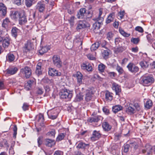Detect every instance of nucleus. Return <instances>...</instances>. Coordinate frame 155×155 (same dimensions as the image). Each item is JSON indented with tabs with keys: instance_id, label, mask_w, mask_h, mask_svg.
<instances>
[{
	"instance_id": "c9c22d12",
	"label": "nucleus",
	"mask_w": 155,
	"mask_h": 155,
	"mask_svg": "<svg viewBox=\"0 0 155 155\" xmlns=\"http://www.w3.org/2000/svg\"><path fill=\"white\" fill-rule=\"evenodd\" d=\"M122 109V107L119 105H116L112 107V111L115 113L121 110Z\"/></svg>"
},
{
	"instance_id": "f704fd0d",
	"label": "nucleus",
	"mask_w": 155,
	"mask_h": 155,
	"mask_svg": "<svg viewBox=\"0 0 155 155\" xmlns=\"http://www.w3.org/2000/svg\"><path fill=\"white\" fill-rule=\"evenodd\" d=\"M136 110L132 107H129L126 110V112L129 114H132L135 113Z\"/></svg>"
},
{
	"instance_id": "774afa93",
	"label": "nucleus",
	"mask_w": 155,
	"mask_h": 155,
	"mask_svg": "<svg viewBox=\"0 0 155 155\" xmlns=\"http://www.w3.org/2000/svg\"><path fill=\"white\" fill-rule=\"evenodd\" d=\"M121 39L119 38H116L115 39L114 42L116 45H117L121 41Z\"/></svg>"
},
{
	"instance_id": "f3484780",
	"label": "nucleus",
	"mask_w": 155,
	"mask_h": 155,
	"mask_svg": "<svg viewBox=\"0 0 155 155\" xmlns=\"http://www.w3.org/2000/svg\"><path fill=\"white\" fill-rule=\"evenodd\" d=\"M101 136V134L99 132L94 130L93 131L92 136L91 137V139L92 141H94L99 139Z\"/></svg>"
},
{
	"instance_id": "de8ad7c7",
	"label": "nucleus",
	"mask_w": 155,
	"mask_h": 155,
	"mask_svg": "<svg viewBox=\"0 0 155 155\" xmlns=\"http://www.w3.org/2000/svg\"><path fill=\"white\" fill-rule=\"evenodd\" d=\"M119 31L120 33L124 37H128L130 35V34L126 33L122 29H120Z\"/></svg>"
},
{
	"instance_id": "5701e85b",
	"label": "nucleus",
	"mask_w": 155,
	"mask_h": 155,
	"mask_svg": "<svg viewBox=\"0 0 155 155\" xmlns=\"http://www.w3.org/2000/svg\"><path fill=\"white\" fill-rule=\"evenodd\" d=\"M89 146V144H86L80 141L78 143L77 147L79 149H84L86 147L88 148Z\"/></svg>"
},
{
	"instance_id": "9d476101",
	"label": "nucleus",
	"mask_w": 155,
	"mask_h": 155,
	"mask_svg": "<svg viewBox=\"0 0 155 155\" xmlns=\"http://www.w3.org/2000/svg\"><path fill=\"white\" fill-rule=\"evenodd\" d=\"M27 22V18L25 15V13L24 11L21 13V16L19 18V23L20 25H24Z\"/></svg>"
},
{
	"instance_id": "e433bc0d",
	"label": "nucleus",
	"mask_w": 155,
	"mask_h": 155,
	"mask_svg": "<svg viewBox=\"0 0 155 155\" xmlns=\"http://www.w3.org/2000/svg\"><path fill=\"white\" fill-rule=\"evenodd\" d=\"M153 105V103L151 100H147L146 103L145 104L144 106L147 109H150Z\"/></svg>"
},
{
	"instance_id": "4be33fe9",
	"label": "nucleus",
	"mask_w": 155,
	"mask_h": 155,
	"mask_svg": "<svg viewBox=\"0 0 155 155\" xmlns=\"http://www.w3.org/2000/svg\"><path fill=\"white\" fill-rule=\"evenodd\" d=\"M102 126L103 129L105 131H108L110 130L111 126L108 123L104 122L103 123Z\"/></svg>"
},
{
	"instance_id": "a19ab883",
	"label": "nucleus",
	"mask_w": 155,
	"mask_h": 155,
	"mask_svg": "<svg viewBox=\"0 0 155 155\" xmlns=\"http://www.w3.org/2000/svg\"><path fill=\"white\" fill-rule=\"evenodd\" d=\"M131 41L135 44H137L140 41V39L137 38H132L131 39Z\"/></svg>"
},
{
	"instance_id": "09e8293b",
	"label": "nucleus",
	"mask_w": 155,
	"mask_h": 155,
	"mask_svg": "<svg viewBox=\"0 0 155 155\" xmlns=\"http://www.w3.org/2000/svg\"><path fill=\"white\" fill-rule=\"evenodd\" d=\"M55 134V130H52L51 131L48 132L47 134V135L51 137H54Z\"/></svg>"
},
{
	"instance_id": "13d9d810",
	"label": "nucleus",
	"mask_w": 155,
	"mask_h": 155,
	"mask_svg": "<svg viewBox=\"0 0 155 155\" xmlns=\"http://www.w3.org/2000/svg\"><path fill=\"white\" fill-rule=\"evenodd\" d=\"M135 30L140 33H142L143 31V28L139 26L136 27L135 28Z\"/></svg>"
},
{
	"instance_id": "0eeeda50",
	"label": "nucleus",
	"mask_w": 155,
	"mask_h": 155,
	"mask_svg": "<svg viewBox=\"0 0 155 155\" xmlns=\"http://www.w3.org/2000/svg\"><path fill=\"white\" fill-rule=\"evenodd\" d=\"M94 20L96 21L93 24V27L94 29H99L100 28L101 23L104 20L103 18H94Z\"/></svg>"
},
{
	"instance_id": "20e7f679",
	"label": "nucleus",
	"mask_w": 155,
	"mask_h": 155,
	"mask_svg": "<svg viewBox=\"0 0 155 155\" xmlns=\"http://www.w3.org/2000/svg\"><path fill=\"white\" fill-rule=\"evenodd\" d=\"M52 62L54 65L57 67L60 68L61 67L62 63L59 56L54 55L52 57Z\"/></svg>"
},
{
	"instance_id": "4d7b16f0",
	"label": "nucleus",
	"mask_w": 155,
	"mask_h": 155,
	"mask_svg": "<svg viewBox=\"0 0 155 155\" xmlns=\"http://www.w3.org/2000/svg\"><path fill=\"white\" fill-rule=\"evenodd\" d=\"M130 146V145L128 144L124 146V152L127 153L128 151Z\"/></svg>"
},
{
	"instance_id": "9b49d317",
	"label": "nucleus",
	"mask_w": 155,
	"mask_h": 155,
	"mask_svg": "<svg viewBox=\"0 0 155 155\" xmlns=\"http://www.w3.org/2000/svg\"><path fill=\"white\" fill-rule=\"evenodd\" d=\"M45 6L44 2L41 1L38 3L36 6L39 12H42L45 10Z\"/></svg>"
},
{
	"instance_id": "f8f14e48",
	"label": "nucleus",
	"mask_w": 155,
	"mask_h": 155,
	"mask_svg": "<svg viewBox=\"0 0 155 155\" xmlns=\"http://www.w3.org/2000/svg\"><path fill=\"white\" fill-rule=\"evenodd\" d=\"M74 76L77 78L78 83L79 85L82 83L83 76L80 72H77L74 75Z\"/></svg>"
},
{
	"instance_id": "473e14b6",
	"label": "nucleus",
	"mask_w": 155,
	"mask_h": 155,
	"mask_svg": "<svg viewBox=\"0 0 155 155\" xmlns=\"http://www.w3.org/2000/svg\"><path fill=\"white\" fill-rule=\"evenodd\" d=\"M149 63L148 62L145 61H143L140 63V65L141 67L143 69L147 68L148 67Z\"/></svg>"
},
{
	"instance_id": "72a5a7b5",
	"label": "nucleus",
	"mask_w": 155,
	"mask_h": 155,
	"mask_svg": "<svg viewBox=\"0 0 155 155\" xmlns=\"http://www.w3.org/2000/svg\"><path fill=\"white\" fill-rule=\"evenodd\" d=\"M54 144V140L50 139H47L45 141L46 146L49 147H51Z\"/></svg>"
},
{
	"instance_id": "aec40b11",
	"label": "nucleus",
	"mask_w": 155,
	"mask_h": 155,
	"mask_svg": "<svg viewBox=\"0 0 155 155\" xmlns=\"http://www.w3.org/2000/svg\"><path fill=\"white\" fill-rule=\"evenodd\" d=\"M86 13V9L84 8H81L79 12H78L77 15L78 18H82L84 15V14Z\"/></svg>"
},
{
	"instance_id": "423d86ee",
	"label": "nucleus",
	"mask_w": 155,
	"mask_h": 155,
	"mask_svg": "<svg viewBox=\"0 0 155 155\" xmlns=\"http://www.w3.org/2000/svg\"><path fill=\"white\" fill-rule=\"evenodd\" d=\"M129 71L132 73H136L139 71V68L132 63H129L127 66Z\"/></svg>"
},
{
	"instance_id": "603ef678",
	"label": "nucleus",
	"mask_w": 155,
	"mask_h": 155,
	"mask_svg": "<svg viewBox=\"0 0 155 155\" xmlns=\"http://www.w3.org/2000/svg\"><path fill=\"white\" fill-rule=\"evenodd\" d=\"M42 81L46 83L50 84L53 82V81L50 80L47 78H45L42 80Z\"/></svg>"
},
{
	"instance_id": "69168bd1",
	"label": "nucleus",
	"mask_w": 155,
	"mask_h": 155,
	"mask_svg": "<svg viewBox=\"0 0 155 155\" xmlns=\"http://www.w3.org/2000/svg\"><path fill=\"white\" fill-rule=\"evenodd\" d=\"M134 106L135 107L137 110L139 111L140 110V105L138 103H134Z\"/></svg>"
},
{
	"instance_id": "f03ea898",
	"label": "nucleus",
	"mask_w": 155,
	"mask_h": 155,
	"mask_svg": "<svg viewBox=\"0 0 155 155\" xmlns=\"http://www.w3.org/2000/svg\"><path fill=\"white\" fill-rule=\"evenodd\" d=\"M60 96L61 98L65 99L68 101L73 96L72 92L67 89H62L60 93Z\"/></svg>"
},
{
	"instance_id": "2eb2a0df",
	"label": "nucleus",
	"mask_w": 155,
	"mask_h": 155,
	"mask_svg": "<svg viewBox=\"0 0 155 155\" xmlns=\"http://www.w3.org/2000/svg\"><path fill=\"white\" fill-rule=\"evenodd\" d=\"M33 45L30 41H28L25 45V47L24 48L23 51L24 52L27 53L29 52L32 48Z\"/></svg>"
},
{
	"instance_id": "338daca9",
	"label": "nucleus",
	"mask_w": 155,
	"mask_h": 155,
	"mask_svg": "<svg viewBox=\"0 0 155 155\" xmlns=\"http://www.w3.org/2000/svg\"><path fill=\"white\" fill-rule=\"evenodd\" d=\"M54 155H63V152L61 151H56L54 152Z\"/></svg>"
},
{
	"instance_id": "6ab92c4d",
	"label": "nucleus",
	"mask_w": 155,
	"mask_h": 155,
	"mask_svg": "<svg viewBox=\"0 0 155 155\" xmlns=\"http://www.w3.org/2000/svg\"><path fill=\"white\" fill-rule=\"evenodd\" d=\"M112 88L113 90L115 91L116 95H118L119 93L121 91L120 86L115 83H113Z\"/></svg>"
},
{
	"instance_id": "a211bd4d",
	"label": "nucleus",
	"mask_w": 155,
	"mask_h": 155,
	"mask_svg": "<svg viewBox=\"0 0 155 155\" xmlns=\"http://www.w3.org/2000/svg\"><path fill=\"white\" fill-rule=\"evenodd\" d=\"M24 11L21 10L20 11H16L13 12L11 15L12 18L14 19L19 18L21 16V13L24 12Z\"/></svg>"
},
{
	"instance_id": "7c9ffc66",
	"label": "nucleus",
	"mask_w": 155,
	"mask_h": 155,
	"mask_svg": "<svg viewBox=\"0 0 155 155\" xmlns=\"http://www.w3.org/2000/svg\"><path fill=\"white\" fill-rule=\"evenodd\" d=\"M15 59V56L13 54L9 53L7 55V60L10 62H12Z\"/></svg>"
},
{
	"instance_id": "49530a36",
	"label": "nucleus",
	"mask_w": 155,
	"mask_h": 155,
	"mask_svg": "<svg viewBox=\"0 0 155 155\" xmlns=\"http://www.w3.org/2000/svg\"><path fill=\"white\" fill-rule=\"evenodd\" d=\"M48 49L47 48V47H44L39 51V53L41 55H42L44 53L47 52Z\"/></svg>"
},
{
	"instance_id": "5fc2aeb1",
	"label": "nucleus",
	"mask_w": 155,
	"mask_h": 155,
	"mask_svg": "<svg viewBox=\"0 0 155 155\" xmlns=\"http://www.w3.org/2000/svg\"><path fill=\"white\" fill-rule=\"evenodd\" d=\"M107 38L109 40H111L113 36V34L111 32H109L107 34Z\"/></svg>"
},
{
	"instance_id": "b1692460",
	"label": "nucleus",
	"mask_w": 155,
	"mask_h": 155,
	"mask_svg": "<svg viewBox=\"0 0 155 155\" xmlns=\"http://www.w3.org/2000/svg\"><path fill=\"white\" fill-rule=\"evenodd\" d=\"M110 53V50L105 48L104 49L102 50V54L104 58H106L109 55Z\"/></svg>"
},
{
	"instance_id": "f257e3e1",
	"label": "nucleus",
	"mask_w": 155,
	"mask_h": 155,
	"mask_svg": "<svg viewBox=\"0 0 155 155\" xmlns=\"http://www.w3.org/2000/svg\"><path fill=\"white\" fill-rule=\"evenodd\" d=\"M154 79L151 75L143 76L140 79V83L144 86L149 85L153 83Z\"/></svg>"
},
{
	"instance_id": "79ce46f5",
	"label": "nucleus",
	"mask_w": 155,
	"mask_h": 155,
	"mask_svg": "<svg viewBox=\"0 0 155 155\" xmlns=\"http://www.w3.org/2000/svg\"><path fill=\"white\" fill-rule=\"evenodd\" d=\"M116 70L120 74H122L124 72V71L122 68L119 66L118 64H117Z\"/></svg>"
},
{
	"instance_id": "4468645a",
	"label": "nucleus",
	"mask_w": 155,
	"mask_h": 155,
	"mask_svg": "<svg viewBox=\"0 0 155 155\" xmlns=\"http://www.w3.org/2000/svg\"><path fill=\"white\" fill-rule=\"evenodd\" d=\"M81 67L82 69H86L88 71H91L92 69L91 64L88 62L83 63Z\"/></svg>"
},
{
	"instance_id": "864d4df0",
	"label": "nucleus",
	"mask_w": 155,
	"mask_h": 155,
	"mask_svg": "<svg viewBox=\"0 0 155 155\" xmlns=\"http://www.w3.org/2000/svg\"><path fill=\"white\" fill-rule=\"evenodd\" d=\"M130 146L135 149H136L138 147L137 143L135 142L130 143Z\"/></svg>"
},
{
	"instance_id": "cd10ccee",
	"label": "nucleus",
	"mask_w": 155,
	"mask_h": 155,
	"mask_svg": "<svg viewBox=\"0 0 155 155\" xmlns=\"http://www.w3.org/2000/svg\"><path fill=\"white\" fill-rule=\"evenodd\" d=\"M41 63H38L36 67L35 73L36 74L38 75L41 74L42 72L41 70Z\"/></svg>"
},
{
	"instance_id": "2f4dec72",
	"label": "nucleus",
	"mask_w": 155,
	"mask_h": 155,
	"mask_svg": "<svg viewBox=\"0 0 155 155\" xmlns=\"http://www.w3.org/2000/svg\"><path fill=\"white\" fill-rule=\"evenodd\" d=\"M47 114L49 117V118L52 119H56L58 115V112L57 111H52V114L51 115H49L48 112L47 113Z\"/></svg>"
},
{
	"instance_id": "c85d7f7f",
	"label": "nucleus",
	"mask_w": 155,
	"mask_h": 155,
	"mask_svg": "<svg viewBox=\"0 0 155 155\" xmlns=\"http://www.w3.org/2000/svg\"><path fill=\"white\" fill-rule=\"evenodd\" d=\"M105 96L106 99L107 101H110L112 100V94L111 93H110L109 91H106Z\"/></svg>"
},
{
	"instance_id": "c03bdc74",
	"label": "nucleus",
	"mask_w": 155,
	"mask_h": 155,
	"mask_svg": "<svg viewBox=\"0 0 155 155\" xmlns=\"http://www.w3.org/2000/svg\"><path fill=\"white\" fill-rule=\"evenodd\" d=\"M64 136L65 134L64 133L60 134L58 136L56 139V140L58 141L64 139Z\"/></svg>"
},
{
	"instance_id": "7ed1b4c3",
	"label": "nucleus",
	"mask_w": 155,
	"mask_h": 155,
	"mask_svg": "<svg viewBox=\"0 0 155 155\" xmlns=\"http://www.w3.org/2000/svg\"><path fill=\"white\" fill-rule=\"evenodd\" d=\"M84 89L83 88H82L81 91L84 92V96L85 100L86 101H90L92 99L93 93L92 91L91 90H86L85 91H84Z\"/></svg>"
},
{
	"instance_id": "4c0bfd02",
	"label": "nucleus",
	"mask_w": 155,
	"mask_h": 155,
	"mask_svg": "<svg viewBox=\"0 0 155 155\" xmlns=\"http://www.w3.org/2000/svg\"><path fill=\"white\" fill-rule=\"evenodd\" d=\"M99 46V42H96L93 44L91 46V51L95 50L97 49Z\"/></svg>"
},
{
	"instance_id": "680f3d73",
	"label": "nucleus",
	"mask_w": 155,
	"mask_h": 155,
	"mask_svg": "<svg viewBox=\"0 0 155 155\" xmlns=\"http://www.w3.org/2000/svg\"><path fill=\"white\" fill-rule=\"evenodd\" d=\"M107 73L108 76L111 78L114 77L116 74L114 72H108Z\"/></svg>"
},
{
	"instance_id": "6e6d98bb",
	"label": "nucleus",
	"mask_w": 155,
	"mask_h": 155,
	"mask_svg": "<svg viewBox=\"0 0 155 155\" xmlns=\"http://www.w3.org/2000/svg\"><path fill=\"white\" fill-rule=\"evenodd\" d=\"M74 17L72 16L71 17L69 20V21L71 26H73L74 25Z\"/></svg>"
},
{
	"instance_id": "37998d69",
	"label": "nucleus",
	"mask_w": 155,
	"mask_h": 155,
	"mask_svg": "<svg viewBox=\"0 0 155 155\" xmlns=\"http://www.w3.org/2000/svg\"><path fill=\"white\" fill-rule=\"evenodd\" d=\"M105 65L103 64H101L98 65V70L101 72L104 71L105 68Z\"/></svg>"
},
{
	"instance_id": "bf43d9fd",
	"label": "nucleus",
	"mask_w": 155,
	"mask_h": 155,
	"mask_svg": "<svg viewBox=\"0 0 155 155\" xmlns=\"http://www.w3.org/2000/svg\"><path fill=\"white\" fill-rule=\"evenodd\" d=\"M125 12L124 11H121L118 13V16H119L120 19L123 18Z\"/></svg>"
},
{
	"instance_id": "1a4fd4ad",
	"label": "nucleus",
	"mask_w": 155,
	"mask_h": 155,
	"mask_svg": "<svg viewBox=\"0 0 155 155\" xmlns=\"http://www.w3.org/2000/svg\"><path fill=\"white\" fill-rule=\"evenodd\" d=\"M48 74L51 76H61V73L55 69L51 68L49 69Z\"/></svg>"
},
{
	"instance_id": "58836bf2",
	"label": "nucleus",
	"mask_w": 155,
	"mask_h": 155,
	"mask_svg": "<svg viewBox=\"0 0 155 155\" xmlns=\"http://www.w3.org/2000/svg\"><path fill=\"white\" fill-rule=\"evenodd\" d=\"M18 29L16 27L13 28L12 30V35L14 37L16 38L17 36V31Z\"/></svg>"
},
{
	"instance_id": "ea45409f",
	"label": "nucleus",
	"mask_w": 155,
	"mask_h": 155,
	"mask_svg": "<svg viewBox=\"0 0 155 155\" xmlns=\"http://www.w3.org/2000/svg\"><path fill=\"white\" fill-rule=\"evenodd\" d=\"M83 95L81 93L78 94L76 97L75 99L78 101H80L83 99Z\"/></svg>"
},
{
	"instance_id": "e2e57ef3",
	"label": "nucleus",
	"mask_w": 155,
	"mask_h": 155,
	"mask_svg": "<svg viewBox=\"0 0 155 155\" xmlns=\"http://www.w3.org/2000/svg\"><path fill=\"white\" fill-rule=\"evenodd\" d=\"M29 105L26 103H24L22 106V108L24 111H25L28 109Z\"/></svg>"
},
{
	"instance_id": "bb28decb",
	"label": "nucleus",
	"mask_w": 155,
	"mask_h": 155,
	"mask_svg": "<svg viewBox=\"0 0 155 155\" xmlns=\"http://www.w3.org/2000/svg\"><path fill=\"white\" fill-rule=\"evenodd\" d=\"M34 82V81L33 80H29L28 81L27 83L25 84V88L26 90L27 91L29 90L32 86V84Z\"/></svg>"
},
{
	"instance_id": "8fccbe9b",
	"label": "nucleus",
	"mask_w": 155,
	"mask_h": 155,
	"mask_svg": "<svg viewBox=\"0 0 155 155\" xmlns=\"http://www.w3.org/2000/svg\"><path fill=\"white\" fill-rule=\"evenodd\" d=\"M33 0H25V4L28 7H30L31 6Z\"/></svg>"
},
{
	"instance_id": "a18cd8bd",
	"label": "nucleus",
	"mask_w": 155,
	"mask_h": 155,
	"mask_svg": "<svg viewBox=\"0 0 155 155\" xmlns=\"http://www.w3.org/2000/svg\"><path fill=\"white\" fill-rule=\"evenodd\" d=\"M10 21L8 18H6L3 21L2 23V26L4 28H6L7 26Z\"/></svg>"
},
{
	"instance_id": "39448f33",
	"label": "nucleus",
	"mask_w": 155,
	"mask_h": 155,
	"mask_svg": "<svg viewBox=\"0 0 155 155\" xmlns=\"http://www.w3.org/2000/svg\"><path fill=\"white\" fill-rule=\"evenodd\" d=\"M20 72L24 75L26 78L30 77L31 74V69L27 66L21 68L20 70Z\"/></svg>"
},
{
	"instance_id": "412c9836",
	"label": "nucleus",
	"mask_w": 155,
	"mask_h": 155,
	"mask_svg": "<svg viewBox=\"0 0 155 155\" xmlns=\"http://www.w3.org/2000/svg\"><path fill=\"white\" fill-rule=\"evenodd\" d=\"M18 70V68L16 67L10 68L6 70V74L12 75L15 74Z\"/></svg>"
},
{
	"instance_id": "393cba45",
	"label": "nucleus",
	"mask_w": 155,
	"mask_h": 155,
	"mask_svg": "<svg viewBox=\"0 0 155 155\" xmlns=\"http://www.w3.org/2000/svg\"><path fill=\"white\" fill-rule=\"evenodd\" d=\"M114 17V13L110 14L106 20V23L108 24L113 21Z\"/></svg>"
},
{
	"instance_id": "c756f323",
	"label": "nucleus",
	"mask_w": 155,
	"mask_h": 155,
	"mask_svg": "<svg viewBox=\"0 0 155 155\" xmlns=\"http://www.w3.org/2000/svg\"><path fill=\"white\" fill-rule=\"evenodd\" d=\"M102 117L100 116H96L90 118L89 120V122H97L100 120Z\"/></svg>"
},
{
	"instance_id": "3c124183",
	"label": "nucleus",
	"mask_w": 155,
	"mask_h": 155,
	"mask_svg": "<svg viewBox=\"0 0 155 155\" xmlns=\"http://www.w3.org/2000/svg\"><path fill=\"white\" fill-rule=\"evenodd\" d=\"M37 117L38 118V121L43 122L44 121V116L42 114H39Z\"/></svg>"
},
{
	"instance_id": "0e129e2a",
	"label": "nucleus",
	"mask_w": 155,
	"mask_h": 155,
	"mask_svg": "<svg viewBox=\"0 0 155 155\" xmlns=\"http://www.w3.org/2000/svg\"><path fill=\"white\" fill-rule=\"evenodd\" d=\"M103 111L107 114H108L109 112V110L106 107H104L102 108Z\"/></svg>"
},
{
	"instance_id": "ddd939ff",
	"label": "nucleus",
	"mask_w": 155,
	"mask_h": 155,
	"mask_svg": "<svg viewBox=\"0 0 155 155\" xmlns=\"http://www.w3.org/2000/svg\"><path fill=\"white\" fill-rule=\"evenodd\" d=\"M152 150V148L151 146L149 144H147L145 146V149L142 150V153H147V155H150Z\"/></svg>"
},
{
	"instance_id": "a878e982",
	"label": "nucleus",
	"mask_w": 155,
	"mask_h": 155,
	"mask_svg": "<svg viewBox=\"0 0 155 155\" xmlns=\"http://www.w3.org/2000/svg\"><path fill=\"white\" fill-rule=\"evenodd\" d=\"M10 39L6 37L4 38L2 42V45L4 47H7L10 44Z\"/></svg>"
},
{
	"instance_id": "dca6fc26",
	"label": "nucleus",
	"mask_w": 155,
	"mask_h": 155,
	"mask_svg": "<svg viewBox=\"0 0 155 155\" xmlns=\"http://www.w3.org/2000/svg\"><path fill=\"white\" fill-rule=\"evenodd\" d=\"M7 8L3 3H0V13L5 16L7 14Z\"/></svg>"
},
{
	"instance_id": "052dcab7",
	"label": "nucleus",
	"mask_w": 155,
	"mask_h": 155,
	"mask_svg": "<svg viewBox=\"0 0 155 155\" xmlns=\"http://www.w3.org/2000/svg\"><path fill=\"white\" fill-rule=\"evenodd\" d=\"M15 4L19 5H21L23 2L24 0H14Z\"/></svg>"
},
{
	"instance_id": "6e6552de",
	"label": "nucleus",
	"mask_w": 155,
	"mask_h": 155,
	"mask_svg": "<svg viewBox=\"0 0 155 155\" xmlns=\"http://www.w3.org/2000/svg\"><path fill=\"white\" fill-rule=\"evenodd\" d=\"M90 26L89 24L85 21H80L76 27L77 30H79L83 28Z\"/></svg>"
}]
</instances>
